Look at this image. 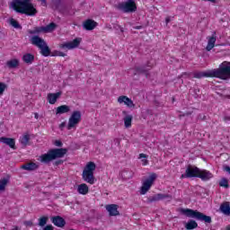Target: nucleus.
Instances as JSON below:
<instances>
[{"mask_svg":"<svg viewBox=\"0 0 230 230\" xmlns=\"http://www.w3.org/2000/svg\"><path fill=\"white\" fill-rule=\"evenodd\" d=\"M194 78H220L228 80L230 78V62L224 61L218 68L194 73Z\"/></svg>","mask_w":230,"mask_h":230,"instance_id":"obj_1","label":"nucleus"},{"mask_svg":"<svg viewBox=\"0 0 230 230\" xmlns=\"http://www.w3.org/2000/svg\"><path fill=\"white\" fill-rule=\"evenodd\" d=\"M181 213L189 218H195L196 220H199V222H205V224H211L212 222L210 216H207L199 210H194L191 208H181Z\"/></svg>","mask_w":230,"mask_h":230,"instance_id":"obj_2","label":"nucleus"},{"mask_svg":"<svg viewBox=\"0 0 230 230\" xmlns=\"http://www.w3.org/2000/svg\"><path fill=\"white\" fill-rule=\"evenodd\" d=\"M31 43L32 46H36V48L40 49V53L42 55V57H49L51 55V49H49V46H48L46 40H44V39L40 38L39 35L32 36L31 38Z\"/></svg>","mask_w":230,"mask_h":230,"instance_id":"obj_3","label":"nucleus"},{"mask_svg":"<svg viewBox=\"0 0 230 230\" xmlns=\"http://www.w3.org/2000/svg\"><path fill=\"white\" fill-rule=\"evenodd\" d=\"M96 170V164L94 162H88L83 171V180L88 184L94 182V171Z\"/></svg>","mask_w":230,"mask_h":230,"instance_id":"obj_4","label":"nucleus"},{"mask_svg":"<svg viewBox=\"0 0 230 230\" xmlns=\"http://www.w3.org/2000/svg\"><path fill=\"white\" fill-rule=\"evenodd\" d=\"M57 29V23L50 22L46 26L34 27L33 30H29L28 33L30 35H40V33H51Z\"/></svg>","mask_w":230,"mask_h":230,"instance_id":"obj_5","label":"nucleus"},{"mask_svg":"<svg viewBox=\"0 0 230 230\" xmlns=\"http://www.w3.org/2000/svg\"><path fill=\"white\" fill-rule=\"evenodd\" d=\"M118 10H120L124 13H132L137 10L136 2L134 0H128L126 2L119 3L117 5Z\"/></svg>","mask_w":230,"mask_h":230,"instance_id":"obj_6","label":"nucleus"},{"mask_svg":"<svg viewBox=\"0 0 230 230\" xmlns=\"http://www.w3.org/2000/svg\"><path fill=\"white\" fill-rule=\"evenodd\" d=\"M194 170H196V172H194V178L201 179L204 182L211 181L214 177L213 173L208 170L200 169L197 166H194Z\"/></svg>","mask_w":230,"mask_h":230,"instance_id":"obj_7","label":"nucleus"},{"mask_svg":"<svg viewBox=\"0 0 230 230\" xmlns=\"http://www.w3.org/2000/svg\"><path fill=\"white\" fill-rule=\"evenodd\" d=\"M157 179V174L155 172L151 173V175L142 183L140 188V195H146L150 188L154 184V181Z\"/></svg>","mask_w":230,"mask_h":230,"instance_id":"obj_8","label":"nucleus"},{"mask_svg":"<svg viewBox=\"0 0 230 230\" xmlns=\"http://www.w3.org/2000/svg\"><path fill=\"white\" fill-rule=\"evenodd\" d=\"M150 69H152V65H150V61H148L145 65L136 66L134 67V76L136 75H145L146 78H150Z\"/></svg>","mask_w":230,"mask_h":230,"instance_id":"obj_9","label":"nucleus"},{"mask_svg":"<svg viewBox=\"0 0 230 230\" xmlns=\"http://www.w3.org/2000/svg\"><path fill=\"white\" fill-rule=\"evenodd\" d=\"M82 121V111H75L68 119L67 130H71L75 125Z\"/></svg>","mask_w":230,"mask_h":230,"instance_id":"obj_10","label":"nucleus"},{"mask_svg":"<svg viewBox=\"0 0 230 230\" xmlns=\"http://www.w3.org/2000/svg\"><path fill=\"white\" fill-rule=\"evenodd\" d=\"M37 9L33 6V4H31L30 0L26 3L25 7L20 10V13L23 15H28L29 17H35V15H37Z\"/></svg>","mask_w":230,"mask_h":230,"instance_id":"obj_11","label":"nucleus"},{"mask_svg":"<svg viewBox=\"0 0 230 230\" xmlns=\"http://www.w3.org/2000/svg\"><path fill=\"white\" fill-rule=\"evenodd\" d=\"M27 3H30V0H13L11 6L14 12L21 13L20 10H22L26 6Z\"/></svg>","mask_w":230,"mask_h":230,"instance_id":"obj_12","label":"nucleus"},{"mask_svg":"<svg viewBox=\"0 0 230 230\" xmlns=\"http://www.w3.org/2000/svg\"><path fill=\"white\" fill-rule=\"evenodd\" d=\"M82 42V38H75L73 41L66 42L60 45L61 49H75L78 48Z\"/></svg>","mask_w":230,"mask_h":230,"instance_id":"obj_13","label":"nucleus"},{"mask_svg":"<svg viewBox=\"0 0 230 230\" xmlns=\"http://www.w3.org/2000/svg\"><path fill=\"white\" fill-rule=\"evenodd\" d=\"M50 153L52 154V157L55 161V159H60L67 154V149L66 148H53L49 149Z\"/></svg>","mask_w":230,"mask_h":230,"instance_id":"obj_14","label":"nucleus"},{"mask_svg":"<svg viewBox=\"0 0 230 230\" xmlns=\"http://www.w3.org/2000/svg\"><path fill=\"white\" fill-rule=\"evenodd\" d=\"M119 103H124V105H127L128 109H136V104L132 101V99L128 98L127 95H121L118 98Z\"/></svg>","mask_w":230,"mask_h":230,"instance_id":"obj_15","label":"nucleus"},{"mask_svg":"<svg viewBox=\"0 0 230 230\" xmlns=\"http://www.w3.org/2000/svg\"><path fill=\"white\" fill-rule=\"evenodd\" d=\"M106 211H108L110 217H119V211L118 210V206L117 204H110L106 205Z\"/></svg>","mask_w":230,"mask_h":230,"instance_id":"obj_16","label":"nucleus"},{"mask_svg":"<svg viewBox=\"0 0 230 230\" xmlns=\"http://www.w3.org/2000/svg\"><path fill=\"white\" fill-rule=\"evenodd\" d=\"M96 26H98V22L91 19L84 21L83 23V28L84 30H86V31H92V30H94Z\"/></svg>","mask_w":230,"mask_h":230,"instance_id":"obj_17","label":"nucleus"},{"mask_svg":"<svg viewBox=\"0 0 230 230\" xmlns=\"http://www.w3.org/2000/svg\"><path fill=\"white\" fill-rule=\"evenodd\" d=\"M40 163H43V164H49L51 161H55L50 149L46 154H43L40 156Z\"/></svg>","mask_w":230,"mask_h":230,"instance_id":"obj_18","label":"nucleus"},{"mask_svg":"<svg viewBox=\"0 0 230 230\" xmlns=\"http://www.w3.org/2000/svg\"><path fill=\"white\" fill-rule=\"evenodd\" d=\"M194 172H197V170H194V166L193 165H188L187 169L185 170V173L181 174V179L195 178Z\"/></svg>","mask_w":230,"mask_h":230,"instance_id":"obj_19","label":"nucleus"},{"mask_svg":"<svg viewBox=\"0 0 230 230\" xmlns=\"http://www.w3.org/2000/svg\"><path fill=\"white\" fill-rule=\"evenodd\" d=\"M0 143H4V145H7L8 146H10V148H13V150H17V146H15L14 138L2 137H0Z\"/></svg>","mask_w":230,"mask_h":230,"instance_id":"obj_20","label":"nucleus"},{"mask_svg":"<svg viewBox=\"0 0 230 230\" xmlns=\"http://www.w3.org/2000/svg\"><path fill=\"white\" fill-rule=\"evenodd\" d=\"M62 96V92H58L56 93H48L47 100L50 105H55L57 100Z\"/></svg>","mask_w":230,"mask_h":230,"instance_id":"obj_21","label":"nucleus"},{"mask_svg":"<svg viewBox=\"0 0 230 230\" xmlns=\"http://www.w3.org/2000/svg\"><path fill=\"white\" fill-rule=\"evenodd\" d=\"M51 222L56 227H64L66 226V219L60 216L51 217Z\"/></svg>","mask_w":230,"mask_h":230,"instance_id":"obj_22","label":"nucleus"},{"mask_svg":"<svg viewBox=\"0 0 230 230\" xmlns=\"http://www.w3.org/2000/svg\"><path fill=\"white\" fill-rule=\"evenodd\" d=\"M215 42H217V32L213 31L212 36L208 38V45L206 49L211 51L215 48Z\"/></svg>","mask_w":230,"mask_h":230,"instance_id":"obj_23","label":"nucleus"},{"mask_svg":"<svg viewBox=\"0 0 230 230\" xmlns=\"http://www.w3.org/2000/svg\"><path fill=\"white\" fill-rule=\"evenodd\" d=\"M59 13H63V15H75V11L73 10V7L66 4H64L59 9Z\"/></svg>","mask_w":230,"mask_h":230,"instance_id":"obj_24","label":"nucleus"},{"mask_svg":"<svg viewBox=\"0 0 230 230\" xmlns=\"http://www.w3.org/2000/svg\"><path fill=\"white\" fill-rule=\"evenodd\" d=\"M122 114L125 116L124 126L126 127V128H130V127H132V119L134 117L132 115H127L126 111H122Z\"/></svg>","mask_w":230,"mask_h":230,"instance_id":"obj_25","label":"nucleus"},{"mask_svg":"<svg viewBox=\"0 0 230 230\" xmlns=\"http://www.w3.org/2000/svg\"><path fill=\"white\" fill-rule=\"evenodd\" d=\"M38 168H39V164L33 162L22 165V169L27 170V172H35V170H38Z\"/></svg>","mask_w":230,"mask_h":230,"instance_id":"obj_26","label":"nucleus"},{"mask_svg":"<svg viewBox=\"0 0 230 230\" xmlns=\"http://www.w3.org/2000/svg\"><path fill=\"white\" fill-rule=\"evenodd\" d=\"M22 60H23L25 64H33V62H35V56L31 53H26L22 56Z\"/></svg>","mask_w":230,"mask_h":230,"instance_id":"obj_27","label":"nucleus"},{"mask_svg":"<svg viewBox=\"0 0 230 230\" xmlns=\"http://www.w3.org/2000/svg\"><path fill=\"white\" fill-rule=\"evenodd\" d=\"M5 66L9 69H15V68L19 67V59L13 58V59L8 60L5 63Z\"/></svg>","mask_w":230,"mask_h":230,"instance_id":"obj_28","label":"nucleus"},{"mask_svg":"<svg viewBox=\"0 0 230 230\" xmlns=\"http://www.w3.org/2000/svg\"><path fill=\"white\" fill-rule=\"evenodd\" d=\"M219 211H221V213H223V215H226L227 217H229V215H230L229 202H225V203L221 204V206L219 208Z\"/></svg>","mask_w":230,"mask_h":230,"instance_id":"obj_29","label":"nucleus"},{"mask_svg":"<svg viewBox=\"0 0 230 230\" xmlns=\"http://www.w3.org/2000/svg\"><path fill=\"white\" fill-rule=\"evenodd\" d=\"M77 191L80 195H87L89 193V186L85 183H82L78 186Z\"/></svg>","mask_w":230,"mask_h":230,"instance_id":"obj_30","label":"nucleus"},{"mask_svg":"<svg viewBox=\"0 0 230 230\" xmlns=\"http://www.w3.org/2000/svg\"><path fill=\"white\" fill-rule=\"evenodd\" d=\"M71 111V108L67 105H61L57 108L56 114H66Z\"/></svg>","mask_w":230,"mask_h":230,"instance_id":"obj_31","label":"nucleus"},{"mask_svg":"<svg viewBox=\"0 0 230 230\" xmlns=\"http://www.w3.org/2000/svg\"><path fill=\"white\" fill-rule=\"evenodd\" d=\"M199 227V224L197 221L190 219L188 223L185 224V229L187 230H193Z\"/></svg>","mask_w":230,"mask_h":230,"instance_id":"obj_32","label":"nucleus"},{"mask_svg":"<svg viewBox=\"0 0 230 230\" xmlns=\"http://www.w3.org/2000/svg\"><path fill=\"white\" fill-rule=\"evenodd\" d=\"M218 184L220 188H225L226 190L229 189V180L226 177L221 178Z\"/></svg>","mask_w":230,"mask_h":230,"instance_id":"obj_33","label":"nucleus"},{"mask_svg":"<svg viewBox=\"0 0 230 230\" xmlns=\"http://www.w3.org/2000/svg\"><path fill=\"white\" fill-rule=\"evenodd\" d=\"M8 182H10V179L8 178H3L2 180H0V191H4L6 184H8Z\"/></svg>","mask_w":230,"mask_h":230,"instance_id":"obj_34","label":"nucleus"},{"mask_svg":"<svg viewBox=\"0 0 230 230\" xmlns=\"http://www.w3.org/2000/svg\"><path fill=\"white\" fill-rule=\"evenodd\" d=\"M10 24L11 26H13V28H15L16 30H22V26H21V24L19 23V22H17V20L12 18L10 20Z\"/></svg>","mask_w":230,"mask_h":230,"instance_id":"obj_35","label":"nucleus"},{"mask_svg":"<svg viewBox=\"0 0 230 230\" xmlns=\"http://www.w3.org/2000/svg\"><path fill=\"white\" fill-rule=\"evenodd\" d=\"M21 143L26 146V145H28V143H30V135L29 134H25L23 135L21 139H20Z\"/></svg>","mask_w":230,"mask_h":230,"instance_id":"obj_36","label":"nucleus"},{"mask_svg":"<svg viewBox=\"0 0 230 230\" xmlns=\"http://www.w3.org/2000/svg\"><path fill=\"white\" fill-rule=\"evenodd\" d=\"M47 224H48V217H41L39 218L38 226H40V227H44V226H46Z\"/></svg>","mask_w":230,"mask_h":230,"instance_id":"obj_37","label":"nucleus"},{"mask_svg":"<svg viewBox=\"0 0 230 230\" xmlns=\"http://www.w3.org/2000/svg\"><path fill=\"white\" fill-rule=\"evenodd\" d=\"M160 200H172V197L170 194L158 193Z\"/></svg>","mask_w":230,"mask_h":230,"instance_id":"obj_38","label":"nucleus"},{"mask_svg":"<svg viewBox=\"0 0 230 230\" xmlns=\"http://www.w3.org/2000/svg\"><path fill=\"white\" fill-rule=\"evenodd\" d=\"M8 89V85L3 82H0V96L4 94V91Z\"/></svg>","mask_w":230,"mask_h":230,"instance_id":"obj_39","label":"nucleus"},{"mask_svg":"<svg viewBox=\"0 0 230 230\" xmlns=\"http://www.w3.org/2000/svg\"><path fill=\"white\" fill-rule=\"evenodd\" d=\"M159 199V194H155V196H151L147 199V203L152 204V202H157Z\"/></svg>","mask_w":230,"mask_h":230,"instance_id":"obj_40","label":"nucleus"},{"mask_svg":"<svg viewBox=\"0 0 230 230\" xmlns=\"http://www.w3.org/2000/svg\"><path fill=\"white\" fill-rule=\"evenodd\" d=\"M54 6H55L56 10H58V12H60V8H62V6H64V4H62V2L60 0H56V1H54Z\"/></svg>","mask_w":230,"mask_h":230,"instance_id":"obj_41","label":"nucleus"},{"mask_svg":"<svg viewBox=\"0 0 230 230\" xmlns=\"http://www.w3.org/2000/svg\"><path fill=\"white\" fill-rule=\"evenodd\" d=\"M113 30H120V32L123 33L125 31L123 30L122 27H120L119 24L114 23L113 24Z\"/></svg>","mask_w":230,"mask_h":230,"instance_id":"obj_42","label":"nucleus"},{"mask_svg":"<svg viewBox=\"0 0 230 230\" xmlns=\"http://www.w3.org/2000/svg\"><path fill=\"white\" fill-rule=\"evenodd\" d=\"M60 164H64V160H57L53 163L54 166H60Z\"/></svg>","mask_w":230,"mask_h":230,"instance_id":"obj_43","label":"nucleus"},{"mask_svg":"<svg viewBox=\"0 0 230 230\" xmlns=\"http://www.w3.org/2000/svg\"><path fill=\"white\" fill-rule=\"evenodd\" d=\"M23 225H25L26 227H33V221H24Z\"/></svg>","mask_w":230,"mask_h":230,"instance_id":"obj_44","label":"nucleus"},{"mask_svg":"<svg viewBox=\"0 0 230 230\" xmlns=\"http://www.w3.org/2000/svg\"><path fill=\"white\" fill-rule=\"evenodd\" d=\"M197 119H199L200 121H206L207 117L206 115L199 114L198 115Z\"/></svg>","mask_w":230,"mask_h":230,"instance_id":"obj_45","label":"nucleus"},{"mask_svg":"<svg viewBox=\"0 0 230 230\" xmlns=\"http://www.w3.org/2000/svg\"><path fill=\"white\" fill-rule=\"evenodd\" d=\"M191 114H193V111H186L183 114H181L180 118H184L186 116H191Z\"/></svg>","mask_w":230,"mask_h":230,"instance_id":"obj_46","label":"nucleus"},{"mask_svg":"<svg viewBox=\"0 0 230 230\" xmlns=\"http://www.w3.org/2000/svg\"><path fill=\"white\" fill-rule=\"evenodd\" d=\"M223 172H226V173H230V166L227 164L223 165Z\"/></svg>","mask_w":230,"mask_h":230,"instance_id":"obj_47","label":"nucleus"},{"mask_svg":"<svg viewBox=\"0 0 230 230\" xmlns=\"http://www.w3.org/2000/svg\"><path fill=\"white\" fill-rule=\"evenodd\" d=\"M43 230H55V229L53 228V226H51V225H47V226L43 228Z\"/></svg>","mask_w":230,"mask_h":230,"instance_id":"obj_48","label":"nucleus"},{"mask_svg":"<svg viewBox=\"0 0 230 230\" xmlns=\"http://www.w3.org/2000/svg\"><path fill=\"white\" fill-rule=\"evenodd\" d=\"M148 158V155H146V154H140L139 155V159H147Z\"/></svg>","mask_w":230,"mask_h":230,"instance_id":"obj_49","label":"nucleus"},{"mask_svg":"<svg viewBox=\"0 0 230 230\" xmlns=\"http://www.w3.org/2000/svg\"><path fill=\"white\" fill-rule=\"evenodd\" d=\"M58 57H67V54L62 52V51H58Z\"/></svg>","mask_w":230,"mask_h":230,"instance_id":"obj_50","label":"nucleus"},{"mask_svg":"<svg viewBox=\"0 0 230 230\" xmlns=\"http://www.w3.org/2000/svg\"><path fill=\"white\" fill-rule=\"evenodd\" d=\"M62 145H63V144H62V141H60V140H56V141H55V146H62Z\"/></svg>","mask_w":230,"mask_h":230,"instance_id":"obj_51","label":"nucleus"},{"mask_svg":"<svg viewBox=\"0 0 230 230\" xmlns=\"http://www.w3.org/2000/svg\"><path fill=\"white\" fill-rule=\"evenodd\" d=\"M50 57H58V50H55L54 52H52V54H50Z\"/></svg>","mask_w":230,"mask_h":230,"instance_id":"obj_52","label":"nucleus"},{"mask_svg":"<svg viewBox=\"0 0 230 230\" xmlns=\"http://www.w3.org/2000/svg\"><path fill=\"white\" fill-rule=\"evenodd\" d=\"M65 127H66V122H62V123L59 125V128H60L61 130H63Z\"/></svg>","mask_w":230,"mask_h":230,"instance_id":"obj_53","label":"nucleus"},{"mask_svg":"<svg viewBox=\"0 0 230 230\" xmlns=\"http://www.w3.org/2000/svg\"><path fill=\"white\" fill-rule=\"evenodd\" d=\"M142 163H143L144 166H146V164H148V160L143 159Z\"/></svg>","mask_w":230,"mask_h":230,"instance_id":"obj_54","label":"nucleus"},{"mask_svg":"<svg viewBox=\"0 0 230 230\" xmlns=\"http://www.w3.org/2000/svg\"><path fill=\"white\" fill-rule=\"evenodd\" d=\"M171 21H172V19H170V17L165 18V23L166 24H168Z\"/></svg>","mask_w":230,"mask_h":230,"instance_id":"obj_55","label":"nucleus"},{"mask_svg":"<svg viewBox=\"0 0 230 230\" xmlns=\"http://www.w3.org/2000/svg\"><path fill=\"white\" fill-rule=\"evenodd\" d=\"M141 29H143V26H142V25L135 26V27H134V30H141Z\"/></svg>","mask_w":230,"mask_h":230,"instance_id":"obj_56","label":"nucleus"},{"mask_svg":"<svg viewBox=\"0 0 230 230\" xmlns=\"http://www.w3.org/2000/svg\"><path fill=\"white\" fill-rule=\"evenodd\" d=\"M224 121L226 122L230 121V117H224Z\"/></svg>","mask_w":230,"mask_h":230,"instance_id":"obj_57","label":"nucleus"},{"mask_svg":"<svg viewBox=\"0 0 230 230\" xmlns=\"http://www.w3.org/2000/svg\"><path fill=\"white\" fill-rule=\"evenodd\" d=\"M34 118H35L36 119H39V113L35 112V113H34Z\"/></svg>","mask_w":230,"mask_h":230,"instance_id":"obj_58","label":"nucleus"},{"mask_svg":"<svg viewBox=\"0 0 230 230\" xmlns=\"http://www.w3.org/2000/svg\"><path fill=\"white\" fill-rule=\"evenodd\" d=\"M46 5V0H40Z\"/></svg>","mask_w":230,"mask_h":230,"instance_id":"obj_59","label":"nucleus"},{"mask_svg":"<svg viewBox=\"0 0 230 230\" xmlns=\"http://www.w3.org/2000/svg\"><path fill=\"white\" fill-rule=\"evenodd\" d=\"M107 28H109V30H112V27H111V25L107 26Z\"/></svg>","mask_w":230,"mask_h":230,"instance_id":"obj_60","label":"nucleus"},{"mask_svg":"<svg viewBox=\"0 0 230 230\" xmlns=\"http://www.w3.org/2000/svg\"><path fill=\"white\" fill-rule=\"evenodd\" d=\"M184 75H186V73H183V74L180 76V78L182 77V76H184Z\"/></svg>","mask_w":230,"mask_h":230,"instance_id":"obj_61","label":"nucleus"}]
</instances>
